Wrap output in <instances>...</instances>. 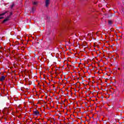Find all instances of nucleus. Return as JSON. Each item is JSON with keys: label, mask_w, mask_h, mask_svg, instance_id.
Returning a JSON list of instances; mask_svg holds the SVG:
<instances>
[{"label": "nucleus", "mask_w": 124, "mask_h": 124, "mask_svg": "<svg viewBox=\"0 0 124 124\" xmlns=\"http://www.w3.org/2000/svg\"><path fill=\"white\" fill-rule=\"evenodd\" d=\"M13 15V13L11 12V13H10V15L6 17V18L3 21L2 23H5V22H7V21H9V19H10V17H11V16H12Z\"/></svg>", "instance_id": "f257e3e1"}, {"label": "nucleus", "mask_w": 124, "mask_h": 124, "mask_svg": "<svg viewBox=\"0 0 124 124\" xmlns=\"http://www.w3.org/2000/svg\"><path fill=\"white\" fill-rule=\"evenodd\" d=\"M7 12H8V11H5L4 13H2V14H0V20L1 19H3V16L5 15L6 14V13H7Z\"/></svg>", "instance_id": "f03ea898"}, {"label": "nucleus", "mask_w": 124, "mask_h": 124, "mask_svg": "<svg viewBox=\"0 0 124 124\" xmlns=\"http://www.w3.org/2000/svg\"><path fill=\"white\" fill-rule=\"evenodd\" d=\"M50 4V0H46V6L47 7Z\"/></svg>", "instance_id": "7ed1b4c3"}, {"label": "nucleus", "mask_w": 124, "mask_h": 124, "mask_svg": "<svg viewBox=\"0 0 124 124\" xmlns=\"http://www.w3.org/2000/svg\"><path fill=\"white\" fill-rule=\"evenodd\" d=\"M5 79V77L4 76H2L0 78V82H2L3 80Z\"/></svg>", "instance_id": "20e7f679"}, {"label": "nucleus", "mask_w": 124, "mask_h": 124, "mask_svg": "<svg viewBox=\"0 0 124 124\" xmlns=\"http://www.w3.org/2000/svg\"><path fill=\"white\" fill-rule=\"evenodd\" d=\"M33 113L34 114V115H36V116H37L39 114V112H38V111H34Z\"/></svg>", "instance_id": "39448f33"}, {"label": "nucleus", "mask_w": 124, "mask_h": 124, "mask_svg": "<svg viewBox=\"0 0 124 124\" xmlns=\"http://www.w3.org/2000/svg\"><path fill=\"white\" fill-rule=\"evenodd\" d=\"M15 6V3H13L12 5H11V9H12L13 7Z\"/></svg>", "instance_id": "423d86ee"}, {"label": "nucleus", "mask_w": 124, "mask_h": 124, "mask_svg": "<svg viewBox=\"0 0 124 124\" xmlns=\"http://www.w3.org/2000/svg\"><path fill=\"white\" fill-rule=\"evenodd\" d=\"M108 24L109 25H112V21L109 20L108 21Z\"/></svg>", "instance_id": "0eeeda50"}, {"label": "nucleus", "mask_w": 124, "mask_h": 124, "mask_svg": "<svg viewBox=\"0 0 124 124\" xmlns=\"http://www.w3.org/2000/svg\"><path fill=\"white\" fill-rule=\"evenodd\" d=\"M33 4H34V5H36V4H37V2H35V1L33 2Z\"/></svg>", "instance_id": "6e6552de"}, {"label": "nucleus", "mask_w": 124, "mask_h": 124, "mask_svg": "<svg viewBox=\"0 0 124 124\" xmlns=\"http://www.w3.org/2000/svg\"><path fill=\"white\" fill-rule=\"evenodd\" d=\"M34 13V8H32V13Z\"/></svg>", "instance_id": "1a4fd4ad"}, {"label": "nucleus", "mask_w": 124, "mask_h": 124, "mask_svg": "<svg viewBox=\"0 0 124 124\" xmlns=\"http://www.w3.org/2000/svg\"><path fill=\"white\" fill-rule=\"evenodd\" d=\"M46 19H47L48 20H49V19H50V16H46Z\"/></svg>", "instance_id": "9d476101"}]
</instances>
